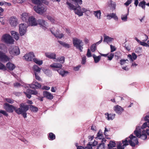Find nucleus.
I'll return each mask as SVG.
<instances>
[{"label": "nucleus", "mask_w": 149, "mask_h": 149, "mask_svg": "<svg viewBox=\"0 0 149 149\" xmlns=\"http://www.w3.org/2000/svg\"><path fill=\"white\" fill-rule=\"evenodd\" d=\"M148 121V124L145 122L142 126H137L134 132L137 137L143 140L147 138V134L149 136V120Z\"/></svg>", "instance_id": "3"}, {"label": "nucleus", "mask_w": 149, "mask_h": 149, "mask_svg": "<svg viewBox=\"0 0 149 149\" xmlns=\"http://www.w3.org/2000/svg\"><path fill=\"white\" fill-rule=\"evenodd\" d=\"M107 19H110L111 18H113L115 20L118 21V18L116 15V14L114 13H110L108 14L107 16Z\"/></svg>", "instance_id": "21"}, {"label": "nucleus", "mask_w": 149, "mask_h": 149, "mask_svg": "<svg viewBox=\"0 0 149 149\" xmlns=\"http://www.w3.org/2000/svg\"><path fill=\"white\" fill-rule=\"evenodd\" d=\"M86 62V56H84L82 58V61L81 63L82 64H84Z\"/></svg>", "instance_id": "57"}, {"label": "nucleus", "mask_w": 149, "mask_h": 149, "mask_svg": "<svg viewBox=\"0 0 149 149\" xmlns=\"http://www.w3.org/2000/svg\"><path fill=\"white\" fill-rule=\"evenodd\" d=\"M5 100L8 103L11 104L13 103L14 101L13 99L9 98H6Z\"/></svg>", "instance_id": "45"}, {"label": "nucleus", "mask_w": 149, "mask_h": 149, "mask_svg": "<svg viewBox=\"0 0 149 149\" xmlns=\"http://www.w3.org/2000/svg\"><path fill=\"white\" fill-rule=\"evenodd\" d=\"M31 1L33 3L36 4L37 6L41 3L40 0H31Z\"/></svg>", "instance_id": "44"}, {"label": "nucleus", "mask_w": 149, "mask_h": 149, "mask_svg": "<svg viewBox=\"0 0 149 149\" xmlns=\"http://www.w3.org/2000/svg\"><path fill=\"white\" fill-rule=\"evenodd\" d=\"M6 68H7L9 70L12 71L15 69V64L9 62L6 65Z\"/></svg>", "instance_id": "22"}, {"label": "nucleus", "mask_w": 149, "mask_h": 149, "mask_svg": "<svg viewBox=\"0 0 149 149\" xmlns=\"http://www.w3.org/2000/svg\"><path fill=\"white\" fill-rule=\"evenodd\" d=\"M3 107L7 112L12 113L14 111L17 114H22L24 118L26 117V112L29 109V106L27 105H25L23 103L20 104L19 107L18 108L7 103L4 104Z\"/></svg>", "instance_id": "1"}, {"label": "nucleus", "mask_w": 149, "mask_h": 149, "mask_svg": "<svg viewBox=\"0 0 149 149\" xmlns=\"http://www.w3.org/2000/svg\"><path fill=\"white\" fill-rule=\"evenodd\" d=\"M24 93L26 95V97L29 99H30L31 97V94L36 95L38 93V92L36 90H33L30 89H27L26 90V92H24Z\"/></svg>", "instance_id": "12"}, {"label": "nucleus", "mask_w": 149, "mask_h": 149, "mask_svg": "<svg viewBox=\"0 0 149 149\" xmlns=\"http://www.w3.org/2000/svg\"><path fill=\"white\" fill-rule=\"evenodd\" d=\"M9 22L11 26L13 27H15L18 24L17 19L14 16H12L10 18Z\"/></svg>", "instance_id": "13"}, {"label": "nucleus", "mask_w": 149, "mask_h": 149, "mask_svg": "<svg viewBox=\"0 0 149 149\" xmlns=\"http://www.w3.org/2000/svg\"><path fill=\"white\" fill-rule=\"evenodd\" d=\"M33 83L35 84V86L36 87V88H41V85L40 83H38L37 82H36L35 81L33 82Z\"/></svg>", "instance_id": "49"}, {"label": "nucleus", "mask_w": 149, "mask_h": 149, "mask_svg": "<svg viewBox=\"0 0 149 149\" xmlns=\"http://www.w3.org/2000/svg\"><path fill=\"white\" fill-rule=\"evenodd\" d=\"M129 9H128L127 13L125 14V15H122L121 16V18L122 21L124 22H126L127 21V16L129 15Z\"/></svg>", "instance_id": "30"}, {"label": "nucleus", "mask_w": 149, "mask_h": 149, "mask_svg": "<svg viewBox=\"0 0 149 149\" xmlns=\"http://www.w3.org/2000/svg\"><path fill=\"white\" fill-rule=\"evenodd\" d=\"M127 57L128 58H130L132 62H133V60H135L137 58V56L136 54L134 53H132V55L131 54H128Z\"/></svg>", "instance_id": "27"}, {"label": "nucleus", "mask_w": 149, "mask_h": 149, "mask_svg": "<svg viewBox=\"0 0 149 149\" xmlns=\"http://www.w3.org/2000/svg\"><path fill=\"white\" fill-rule=\"evenodd\" d=\"M126 61H128V60L127 59L124 60L121 59L120 61V63L121 65H123L125 64Z\"/></svg>", "instance_id": "53"}, {"label": "nucleus", "mask_w": 149, "mask_h": 149, "mask_svg": "<svg viewBox=\"0 0 149 149\" xmlns=\"http://www.w3.org/2000/svg\"><path fill=\"white\" fill-rule=\"evenodd\" d=\"M110 128L107 129L106 127L105 128V130L104 131V134L106 136H107L106 132L109 131H110Z\"/></svg>", "instance_id": "60"}, {"label": "nucleus", "mask_w": 149, "mask_h": 149, "mask_svg": "<svg viewBox=\"0 0 149 149\" xmlns=\"http://www.w3.org/2000/svg\"><path fill=\"white\" fill-rule=\"evenodd\" d=\"M33 69L36 73L40 72V68L38 65H35L33 66Z\"/></svg>", "instance_id": "37"}, {"label": "nucleus", "mask_w": 149, "mask_h": 149, "mask_svg": "<svg viewBox=\"0 0 149 149\" xmlns=\"http://www.w3.org/2000/svg\"><path fill=\"white\" fill-rule=\"evenodd\" d=\"M11 33L12 36L16 40L19 39V35L17 32L14 31H11Z\"/></svg>", "instance_id": "26"}, {"label": "nucleus", "mask_w": 149, "mask_h": 149, "mask_svg": "<svg viewBox=\"0 0 149 149\" xmlns=\"http://www.w3.org/2000/svg\"><path fill=\"white\" fill-rule=\"evenodd\" d=\"M51 33L54 35L56 38H61L63 36V35L62 33H59V30L58 29L56 30L55 33H54L51 30Z\"/></svg>", "instance_id": "23"}, {"label": "nucleus", "mask_w": 149, "mask_h": 149, "mask_svg": "<svg viewBox=\"0 0 149 149\" xmlns=\"http://www.w3.org/2000/svg\"><path fill=\"white\" fill-rule=\"evenodd\" d=\"M21 85L19 83L16 82L14 84V86L15 87H18L20 86Z\"/></svg>", "instance_id": "61"}, {"label": "nucleus", "mask_w": 149, "mask_h": 149, "mask_svg": "<svg viewBox=\"0 0 149 149\" xmlns=\"http://www.w3.org/2000/svg\"><path fill=\"white\" fill-rule=\"evenodd\" d=\"M37 21L40 26L42 27L44 30H45L47 28V27L48 26V23L44 20L40 19H38Z\"/></svg>", "instance_id": "14"}, {"label": "nucleus", "mask_w": 149, "mask_h": 149, "mask_svg": "<svg viewBox=\"0 0 149 149\" xmlns=\"http://www.w3.org/2000/svg\"><path fill=\"white\" fill-rule=\"evenodd\" d=\"M92 56L94 59L95 62L96 63H98L101 59L100 56H96L95 54H93Z\"/></svg>", "instance_id": "33"}, {"label": "nucleus", "mask_w": 149, "mask_h": 149, "mask_svg": "<svg viewBox=\"0 0 149 149\" xmlns=\"http://www.w3.org/2000/svg\"><path fill=\"white\" fill-rule=\"evenodd\" d=\"M95 16L96 17L97 19H100L101 12L100 10L94 11Z\"/></svg>", "instance_id": "35"}, {"label": "nucleus", "mask_w": 149, "mask_h": 149, "mask_svg": "<svg viewBox=\"0 0 149 149\" xmlns=\"http://www.w3.org/2000/svg\"><path fill=\"white\" fill-rule=\"evenodd\" d=\"M33 60L35 63L39 65H41L43 63V62L42 60H39L36 58H34L33 59Z\"/></svg>", "instance_id": "38"}, {"label": "nucleus", "mask_w": 149, "mask_h": 149, "mask_svg": "<svg viewBox=\"0 0 149 149\" xmlns=\"http://www.w3.org/2000/svg\"><path fill=\"white\" fill-rule=\"evenodd\" d=\"M108 5L110 8L111 10H113L116 8V4L115 3L111 0H109L108 2Z\"/></svg>", "instance_id": "24"}, {"label": "nucleus", "mask_w": 149, "mask_h": 149, "mask_svg": "<svg viewBox=\"0 0 149 149\" xmlns=\"http://www.w3.org/2000/svg\"><path fill=\"white\" fill-rule=\"evenodd\" d=\"M34 10L37 13L40 15L42 14L47 10L46 7L42 3L33 7Z\"/></svg>", "instance_id": "5"}, {"label": "nucleus", "mask_w": 149, "mask_h": 149, "mask_svg": "<svg viewBox=\"0 0 149 149\" xmlns=\"http://www.w3.org/2000/svg\"><path fill=\"white\" fill-rule=\"evenodd\" d=\"M86 55L88 57H90L92 56V54L89 49H88L87 50V52Z\"/></svg>", "instance_id": "56"}, {"label": "nucleus", "mask_w": 149, "mask_h": 149, "mask_svg": "<svg viewBox=\"0 0 149 149\" xmlns=\"http://www.w3.org/2000/svg\"><path fill=\"white\" fill-rule=\"evenodd\" d=\"M42 2L46 5H48L49 4V2L46 0H42Z\"/></svg>", "instance_id": "63"}, {"label": "nucleus", "mask_w": 149, "mask_h": 149, "mask_svg": "<svg viewBox=\"0 0 149 149\" xmlns=\"http://www.w3.org/2000/svg\"><path fill=\"white\" fill-rule=\"evenodd\" d=\"M142 51V48L140 47H136L135 50V52L136 53H139L141 52Z\"/></svg>", "instance_id": "47"}, {"label": "nucleus", "mask_w": 149, "mask_h": 149, "mask_svg": "<svg viewBox=\"0 0 149 149\" xmlns=\"http://www.w3.org/2000/svg\"><path fill=\"white\" fill-rule=\"evenodd\" d=\"M10 60V57L5 54L2 52H0V61L2 62H7L9 61Z\"/></svg>", "instance_id": "10"}, {"label": "nucleus", "mask_w": 149, "mask_h": 149, "mask_svg": "<svg viewBox=\"0 0 149 149\" xmlns=\"http://www.w3.org/2000/svg\"><path fill=\"white\" fill-rule=\"evenodd\" d=\"M113 110L116 113L119 115L121 114L122 112L124 111L123 109L118 105L114 106L113 107Z\"/></svg>", "instance_id": "16"}, {"label": "nucleus", "mask_w": 149, "mask_h": 149, "mask_svg": "<svg viewBox=\"0 0 149 149\" xmlns=\"http://www.w3.org/2000/svg\"><path fill=\"white\" fill-rule=\"evenodd\" d=\"M50 66L52 68H61L62 67V65L60 63H54L51 65Z\"/></svg>", "instance_id": "29"}, {"label": "nucleus", "mask_w": 149, "mask_h": 149, "mask_svg": "<svg viewBox=\"0 0 149 149\" xmlns=\"http://www.w3.org/2000/svg\"><path fill=\"white\" fill-rule=\"evenodd\" d=\"M30 87L34 89L35 88H36V87L35 86V84L33 83V84H31L30 86Z\"/></svg>", "instance_id": "64"}, {"label": "nucleus", "mask_w": 149, "mask_h": 149, "mask_svg": "<svg viewBox=\"0 0 149 149\" xmlns=\"http://www.w3.org/2000/svg\"><path fill=\"white\" fill-rule=\"evenodd\" d=\"M106 117L108 120H112L115 117V114L113 113L109 114L108 113H106L105 114Z\"/></svg>", "instance_id": "25"}, {"label": "nucleus", "mask_w": 149, "mask_h": 149, "mask_svg": "<svg viewBox=\"0 0 149 149\" xmlns=\"http://www.w3.org/2000/svg\"><path fill=\"white\" fill-rule=\"evenodd\" d=\"M19 32L21 36L24 35L26 32V24H21L19 25Z\"/></svg>", "instance_id": "9"}, {"label": "nucleus", "mask_w": 149, "mask_h": 149, "mask_svg": "<svg viewBox=\"0 0 149 149\" xmlns=\"http://www.w3.org/2000/svg\"><path fill=\"white\" fill-rule=\"evenodd\" d=\"M3 41L7 44H13L14 40L12 37L9 34H6L3 35L1 38Z\"/></svg>", "instance_id": "6"}, {"label": "nucleus", "mask_w": 149, "mask_h": 149, "mask_svg": "<svg viewBox=\"0 0 149 149\" xmlns=\"http://www.w3.org/2000/svg\"><path fill=\"white\" fill-rule=\"evenodd\" d=\"M44 73L48 76H51V72L49 70H45L44 71Z\"/></svg>", "instance_id": "42"}, {"label": "nucleus", "mask_w": 149, "mask_h": 149, "mask_svg": "<svg viewBox=\"0 0 149 149\" xmlns=\"http://www.w3.org/2000/svg\"><path fill=\"white\" fill-rule=\"evenodd\" d=\"M72 42L74 46L76 49L79 50L80 52H82L83 46L84 44L82 40L76 38H73Z\"/></svg>", "instance_id": "4"}, {"label": "nucleus", "mask_w": 149, "mask_h": 149, "mask_svg": "<svg viewBox=\"0 0 149 149\" xmlns=\"http://www.w3.org/2000/svg\"><path fill=\"white\" fill-rule=\"evenodd\" d=\"M29 106V108H30V110L32 111L37 112L38 109L37 107L32 105H28Z\"/></svg>", "instance_id": "31"}, {"label": "nucleus", "mask_w": 149, "mask_h": 149, "mask_svg": "<svg viewBox=\"0 0 149 149\" xmlns=\"http://www.w3.org/2000/svg\"><path fill=\"white\" fill-rule=\"evenodd\" d=\"M9 50L10 54L14 55H17L20 54L19 49L16 46L11 47Z\"/></svg>", "instance_id": "8"}, {"label": "nucleus", "mask_w": 149, "mask_h": 149, "mask_svg": "<svg viewBox=\"0 0 149 149\" xmlns=\"http://www.w3.org/2000/svg\"><path fill=\"white\" fill-rule=\"evenodd\" d=\"M86 149H92V146L90 142H89L87 144V146L85 147Z\"/></svg>", "instance_id": "51"}, {"label": "nucleus", "mask_w": 149, "mask_h": 149, "mask_svg": "<svg viewBox=\"0 0 149 149\" xmlns=\"http://www.w3.org/2000/svg\"><path fill=\"white\" fill-rule=\"evenodd\" d=\"M110 46L111 49V52H113L116 50V48H115L114 46H113L111 45H110Z\"/></svg>", "instance_id": "58"}, {"label": "nucleus", "mask_w": 149, "mask_h": 149, "mask_svg": "<svg viewBox=\"0 0 149 149\" xmlns=\"http://www.w3.org/2000/svg\"><path fill=\"white\" fill-rule=\"evenodd\" d=\"M47 17L49 20L50 21L52 22H54V20L51 16L47 15Z\"/></svg>", "instance_id": "55"}, {"label": "nucleus", "mask_w": 149, "mask_h": 149, "mask_svg": "<svg viewBox=\"0 0 149 149\" xmlns=\"http://www.w3.org/2000/svg\"><path fill=\"white\" fill-rule=\"evenodd\" d=\"M91 50L92 52H94L96 49V44H93L91 47Z\"/></svg>", "instance_id": "41"}, {"label": "nucleus", "mask_w": 149, "mask_h": 149, "mask_svg": "<svg viewBox=\"0 0 149 149\" xmlns=\"http://www.w3.org/2000/svg\"><path fill=\"white\" fill-rule=\"evenodd\" d=\"M34 73L36 79L38 81H42V80L40 78L39 76L38 75V74L36 73L35 72H34Z\"/></svg>", "instance_id": "48"}, {"label": "nucleus", "mask_w": 149, "mask_h": 149, "mask_svg": "<svg viewBox=\"0 0 149 149\" xmlns=\"http://www.w3.org/2000/svg\"><path fill=\"white\" fill-rule=\"evenodd\" d=\"M28 20V23L29 22L30 25L31 26H34L37 24L35 18L33 16L29 17Z\"/></svg>", "instance_id": "15"}, {"label": "nucleus", "mask_w": 149, "mask_h": 149, "mask_svg": "<svg viewBox=\"0 0 149 149\" xmlns=\"http://www.w3.org/2000/svg\"><path fill=\"white\" fill-rule=\"evenodd\" d=\"M43 95L44 97L47 98L48 99L52 100L53 98V96L50 93L45 91L43 92Z\"/></svg>", "instance_id": "19"}, {"label": "nucleus", "mask_w": 149, "mask_h": 149, "mask_svg": "<svg viewBox=\"0 0 149 149\" xmlns=\"http://www.w3.org/2000/svg\"><path fill=\"white\" fill-rule=\"evenodd\" d=\"M104 143H100L97 147V149H102L104 148Z\"/></svg>", "instance_id": "43"}, {"label": "nucleus", "mask_w": 149, "mask_h": 149, "mask_svg": "<svg viewBox=\"0 0 149 149\" xmlns=\"http://www.w3.org/2000/svg\"><path fill=\"white\" fill-rule=\"evenodd\" d=\"M146 5V1H143L139 3V6L142 7L143 9H145V8Z\"/></svg>", "instance_id": "39"}, {"label": "nucleus", "mask_w": 149, "mask_h": 149, "mask_svg": "<svg viewBox=\"0 0 149 149\" xmlns=\"http://www.w3.org/2000/svg\"><path fill=\"white\" fill-rule=\"evenodd\" d=\"M0 69L3 70H7L6 66L1 62H0Z\"/></svg>", "instance_id": "46"}, {"label": "nucleus", "mask_w": 149, "mask_h": 149, "mask_svg": "<svg viewBox=\"0 0 149 149\" xmlns=\"http://www.w3.org/2000/svg\"><path fill=\"white\" fill-rule=\"evenodd\" d=\"M113 39V38H110L109 36L104 35V39L103 41L104 42H106L107 43H108L110 42H111Z\"/></svg>", "instance_id": "28"}, {"label": "nucleus", "mask_w": 149, "mask_h": 149, "mask_svg": "<svg viewBox=\"0 0 149 149\" xmlns=\"http://www.w3.org/2000/svg\"><path fill=\"white\" fill-rule=\"evenodd\" d=\"M128 139V138H126L124 141H122V142L123 144V145L122 146V149H124L125 146L128 145L129 142H128L127 140Z\"/></svg>", "instance_id": "34"}, {"label": "nucleus", "mask_w": 149, "mask_h": 149, "mask_svg": "<svg viewBox=\"0 0 149 149\" xmlns=\"http://www.w3.org/2000/svg\"><path fill=\"white\" fill-rule=\"evenodd\" d=\"M42 89H45L47 90H48L50 89V87L45 86H43L42 87Z\"/></svg>", "instance_id": "62"}, {"label": "nucleus", "mask_w": 149, "mask_h": 149, "mask_svg": "<svg viewBox=\"0 0 149 149\" xmlns=\"http://www.w3.org/2000/svg\"><path fill=\"white\" fill-rule=\"evenodd\" d=\"M35 57L34 53L32 52H30L26 54L23 57V58H24L27 61H31Z\"/></svg>", "instance_id": "11"}, {"label": "nucleus", "mask_w": 149, "mask_h": 149, "mask_svg": "<svg viewBox=\"0 0 149 149\" xmlns=\"http://www.w3.org/2000/svg\"><path fill=\"white\" fill-rule=\"evenodd\" d=\"M29 17V14L27 13H23L21 15V18L22 20L27 23H28V21H29L28 19Z\"/></svg>", "instance_id": "17"}, {"label": "nucleus", "mask_w": 149, "mask_h": 149, "mask_svg": "<svg viewBox=\"0 0 149 149\" xmlns=\"http://www.w3.org/2000/svg\"><path fill=\"white\" fill-rule=\"evenodd\" d=\"M6 111L3 110H0V113L3 114V115L7 117L8 116V114L7 113Z\"/></svg>", "instance_id": "50"}, {"label": "nucleus", "mask_w": 149, "mask_h": 149, "mask_svg": "<svg viewBox=\"0 0 149 149\" xmlns=\"http://www.w3.org/2000/svg\"><path fill=\"white\" fill-rule=\"evenodd\" d=\"M73 3L67 1L66 4L68 6V8L70 10H73L76 15L79 17L82 16L83 13L89 11L88 9L85 8H81L80 5L82 4V0H71Z\"/></svg>", "instance_id": "2"}, {"label": "nucleus", "mask_w": 149, "mask_h": 149, "mask_svg": "<svg viewBox=\"0 0 149 149\" xmlns=\"http://www.w3.org/2000/svg\"><path fill=\"white\" fill-rule=\"evenodd\" d=\"M48 137L50 138V139L53 140L55 138V136L53 133L51 132L49 134Z\"/></svg>", "instance_id": "40"}, {"label": "nucleus", "mask_w": 149, "mask_h": 149, "mask_svg": "<svg viewBox=\"0 0 149 149\" xmlns=\"http://www.w3.org/2000/svg\"><path fill=\"white\" fill-rule=\"evenodd\" d=\"M45 56L51 59H55L56 54L54 52H47L45 53Z\"/></svg>", "instance_id": "18"}, {"label": "nucleus", "mask_w": 149, "mask_h": 149, "mask_svg": "<svg viewBox=\"0 0 149 149\" xmlns=\"http://www.w3.org/2000/svg\"><path fill=\"white\" fill-rule=\"evenodd\" d=\"M128 138V139L127 140L130 144L133 147L135 146V143L137 144L139 143L137 138L132 134H131L129 136V138Z\"/></svg>", "instance_id": "7"}, {"label": "nucleus", "mask_w": 149, "mask_h": 149, "mask_svg": "<svg viewBox=\"0 0 149 149\" xmlns=\"http://www.w3.org/2000/svg\"><path fill=\"white\" fill-rule=\"evenodd\" d=\"M59 61L61 63H63L65 61V58L64 56H61L59 59Z\"/></svg>", "instance_id": "52"}, {"label": "nucleus", "mask_w": 149, "mask_h": 149, "mask_svg": "<svg viewBox=\"0 0 149 149\" xmlns=\"http://www.w3.org/2000/svg\"><path fill=\"white\" fill-rule=\"evenodd\" d=\"M132 1V0H128L125 3V4L126 6H128L130 4Z\"/></svg>", "instance_id": "59"}, {"label": "nucleus", "mask_w": 149, "mask_h": 149, "mask_svg": "<svg viewBox=\"0 0 149 149\" xmlns=\"http://www.w3.org/2000/svg\"><path fill=\"white\" fill-rule=\"evenodd\" d=\"M56 70L59 74L62 77L66 76L68 73V71L64 70L62 69H56Z\"/></svg>", "instance_id": "20"}, {"label": "nucleus", "mask_w": 149, "mask_h": 149, "mask_svg": "<svg viewBox=\"0 0 149 149\" xmlns=\"http://www.w3.org/2000/svg\"><path fill=\"white\" fill-rule=\"evenodd\" d=\"M58 42L60 43V45H62L63 47L65 48H68L70 47L69 44L66 43L65 42H64L61 41H58Z\"/></svg>", "instance_id": "32"}, {"label": "nucleus", "mask_w": 149, "mask_h": 149, "mask_svg": "<svg viewBox=\"0 0 149 149\" xmlns=\"http://www.w3.org/2000/svg\"><path fill=\"white\" fill-rule=\"evenodd\" d=\"M114 56V54L113 53H111L107 57L109 60H111Z\"/></svg>", "instance_id": "54"}, {"label": "nucleus", "mask_w": 149, "mask_h": 149, "mask_svg": "<svg viewBox=\"0 0 149 149\" xmlns=\"http://www.w3.org/2000/svg\"><path fill=\"white\" fill-rule=\"evenodd\" d=\"M116 145V143L115 142L111 141L109 142V143L108 145L109 149H112V148L115 147Z\"/></svg>", "instance_id": "36"}]
</instances>
